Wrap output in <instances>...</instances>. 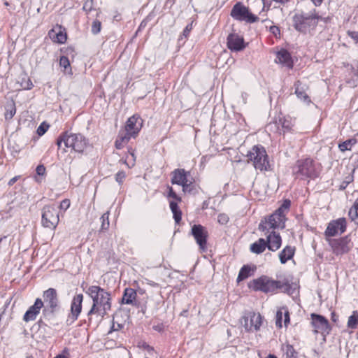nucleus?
Wrapping results in <instances>:
<instances>
[{"label":"nucleus","mask_w":358,"mask_h":358,"mask_svg":"<svg viewBox=\"0 0 358 358\" xmlns=\"http://www.w3.org/2000/svg\"><path fill=\"white\" fill-rule=\"evenodd\" d=\"M92 299V306L87 313V316L90 317L94 314H96L101 317L107 315L108 312L111 309V294L97 285L90 286L85 291Z\"/></svg>","instance_id":"f257e3e1"},{"label":"nucleus","mask_w":358,"mask_h":358,"mask_svg":"<svg viewBox=\"0 0 358 358\" xmlns=\"http://www.w3.org/2000/svg\"><path fill=\"white\" fill-rule=\"evenodd\" d=\"M62 142L66 148H71L75 152L80 153L83 152L87 145V141L83 134L68 131L62 134L57 139V145L59 148Z\"/></svg>","instance_id":"f03ea898"},{"label":"nucleus","mask_w":358,"mask_h":358,"mask_svg":"<svg viewBox=\"0 0 358 358\" xmlns=\"http://www.w3.org/2000/svg\"><path fill=\"white\" fill-rule=\"evenodd\" d=\"M320 17L315 13L296 14L293 17V26L294 29L303 34H310L316 27Z\"/></svg>","instance_id":"7ed1b4c3"},{"label":"nucleus","mask_w":358,"mask_h":358,"mask_svg":"<svg viewBox=\"0 0 358 358\" xmlns=\"http://www.w3.org/2000/svg\"><path fill=\"white\" fill-rule=\"evenodd\" d=\"M248 160L252 162L254 167L261 171L269 170L270 164L266 150L262 145H255L247 154Z\"/></svg>","instance_id":"20e7f679"},{"label":"nucleus","mask_w":358,"mask_h":358,"mask_svg":"<svg viewBox=\"0 0 358 358\" xmlns=\"http://www.w3.org/2000/svg\"><path fill=\"white\" fill-rule=\"evenodd\" d=\"M285 283L280 280H273L267 275L254 279L249 284V287L255 291H261L264 293L274 292L278 289H282Z\"/></svg>","instance_id":"39448f33"},{"label":"nucleus","mask_w":358,"mask_h":358,"mask_svg":"<svg viewBox=\"0 0 358 358\" xmlns=\"http://www.w3.org/2000/svg\"><path fill=\"white\" fill-rule=\"evenodd\" d=\"M292 173L296 178L302 179L317 176L313 160L310 158L298 160L292 168Z\"/></svg>","instance_id":"423d86ee"},{"label":"nucleus","mask_w":358,"mask_h":358,"mask_svg":"<svg viewBox=\"0 0 358 358\" xmlns=\"http://www.w3.org/2000/svg\"><path fill=\"white\" fill-rule=\"evenodd\" d=\"M230 15L236 20L245 21L248 23H254L259 20V17L252 14L249 8L241 2H237L233 6Z\"/></svg>","instance_id":"0eeeda50"},{"label":"nucleus","mask_w":358,"mask_h":358,"mask_svg":"<svg viewBox=\"0 0 358 358\" xmlns=\"http://www.w3.org/2000/svg\"><path fill=\"white\" fill-rule=\"evenodd\" d=\"M285 214H280L275 211L273 214L270 215L268 219H266L259 225V229L262 231H274L277 228L285 227Z\"/></svg>","instance_id":"6e6552de"},{"label":"nucleus","mask_w":358,"mask_h":358,"mask_svg":"<svg viewBox=\"0 0 358 358\" xmlns=\"http://www.w3.org/2000/svg\"><path fill=\"white\" fill-rule=\"evenodd\" d=\"M241 323L247 331H258L262 324V317L259 313L249 312L241 317Z\"/></svg>","instance_id":"1a4fd4ad"},{"label":"nucleus","mask_w":358,"mask_h":358,"mask_svg":"<svg viewBox=\"0 0 358 358\" xmlns=\"http://www.w3.org/2000/svg\"><path fill=\"white\" fill-rule=\"evenodd\" d=\"M59 223V214L54 206H46L43 209V226L50 229H55Z\"/></svg>","instance_id":"9d476101"},{"label":"nucleus","mask_w":358,"mask_h":358,"mask_svg":"<svg viewBox=\"0 0 358 358\" xmlns=\"http://www.w3.org/2000/svg\"><path fill=\"white\" fill-rule=\"evenodd\" d=\"M43 297L44 299V301H43L45 307L44 312L49 311L53 313L59 309V299L55 289L49 288L44 291Z\"/></svg>","instance_id":"9b49d317"},{"label":"nucleus","mask_w":358,"mask_h":358,"mask_svg":"<svg viewBox=\"0 0 358 358\" xmlns=\"http://www.w3.org/2000/svg\"><path fill=\"white\" fill-rule=\"evenodd\" d=\"M327 241L336 255L347 253L352 248L350 240L347 236L338 239L327 238Z\"/></svg>","instance_id":"f8f14e48"},{"label":"nucleus","mask_w":358,"mask_h":358,"mask_svg":"<svg viewBox=\"0 0 358 358\" xmlns=\"http://www.w3.org/2000/svg\"><path fill=\"white\" fill-rule=\"evenodd\" d=\"M83 295L82 294H76L73 296L71 303V311L66 319L68 325L72 324L76 321L82 311V303Z\"/></svg>","instance_id":"ddd939ff"},{"label":"nucleus","mask_w":358,"mask_h":358,"mask_svg":"<svg viewBox=\"0 0 358 358\" xmlns=\"http://www.w3.org/2000/svg\"><path fill=\"white\" fill-rule=\"evenodd\" d=\"M191 234L194 236L200 250L205 251L207 248V238L208 236L206 229L201 224H194L192 227Z\"/></svg>","instance_id":"4468645a"},{"label":"nucleus","mask_w":358,"mask_h":358,"mask_svg":"<svg viewBox=\"0 0 358 358\" xmlns=\"http://www.w3.org/2000/svg\"><path fill=\"white\" fill-rule=\"evenodd\" d=\"M142 126V119L138 115H134L127 120L124 129L122 131L130 137L135 138L139 133Z\"/></svg>","instance_id":"2eb2a0df"},{"label":"nucleus","mask_w":358,"mask_h":358,"mask_svg":"<svg viewBox=\"0 0 358 358\" xmlns=\"http://www.w3.org/2000/svg\"><path fill=\"white\" fill-rule=\"evenodd\" d=\"M346 229V220L345 218H339L331 222L325 231L327 237L334 236L338 234H343Z\"/></svg>","instance_id":"dca6fc26"},{"label":"nucleus","mask_w":358,"mask_h":358,"mask_svg":"<svg viewBox=\"0 0 358 358\" xmlns=\"http://www.w3.org/2000/svg\"><path fill=\"white\" fill-rule=\"evenodd\" d=\"M312 319V325L315 329V333H329L330 331V327L329 324L328 320L320 315H317L315 313H312L310 315Z\"/></svg>","instance_id":"f3484780"},{"label":"nucleus","mask_w":358,"mask_h":358,"mask_svg":"<svg viewBox=\"0 0 358 358\" xmlns=\"http://www.w3.org/2000/svg\"><path fill=\"white\" fill-rule=\"evenodd\" d=\"M227 40V47L231 51L238 52L245 48L243 38L237 34H230Z\"/></svg>","instance_id":"a211bd4d"},{"label":"nucleus","mask_w":358,"mask_h":358,"mask_svg":"<svg viewBox=\"0 0 358 358\" xmlns=\"http://www.w3.org/2000/svg\"><path fill=\"white\" fill-rule=\"evenodd\" d=\"M266 236V245L269 250L275 252L277 251L281 246L282 238L278 233L271 231L269 232L265 231Z\"/></svg>","instance_id":"6ab92c4d"},{"label":"nucleus","mask_w":358,"mask_h":358,"mask_svg":"<svg viewBox=\"0 0 358 358\" xmlns=\"http://www.w3.org/2000/svg\"><path fill=\"white\" fill-rule=\"evenodd\" d=\"M43 307V302L41 299H36L35 303L25 313L23 320L25 322L34 320L40 313V310Z\"/></svg>","instance_id":"aec40b11"},{"label":"nucleus","mask_w":358,"mask_h":358,"mask_svg":"<svg viewBox=\"0 0 358 358\" xmlns=\"http://www.w3.org/2000/svg\"><path fill=\"white\" fill-rule=\"evenodd\" d=\"M275 62L288 68H292L293 63L290 54L286 50L282 49L277 53Z\"/></svg>","instance_id":"412c9836"},{"label":"nucleus","mask_w":358,"mask_h":358,"mask_svg":"<svg viewBox=\"0 0 358 358\" xmlns=\"http://www.w3.org/2000/svg\"><path fill=\"white\" fill-rule=\"evenodd\" d=\"M171 174V183L181 185L189 176V172L185 171V169H178L174 170Z\"/></svg>","instance_id":"4be33fe9"},{"label":"nucleus","mask_w":358,"mask_h":358,"mask_svg":"<svg viewBox=\"0 0 358 358\" xmlns=\"http://www.w3.org/2000/svg\"><path fill=\"white\" fill-rule=\"evenodd\" d=\"M61 29V27H57L49 31L48 35L54 42L58 43H64L66 42V34L64 33Z\"/></svg>","instance_id":"5701e85b"},{"label":"nucleus","mask_w":358,"mask_h":358,"mask_svg":"<svg viewBox=\"0 0 358 358\" xmlns=\"http://www.w3.org/2000/svg\"><path fill=\"white\" fill-rule=\"evenodd\" d=\"M282 315H284V324L285 327L287 326V324L289 323V314L287 308L286 307H282L280 309H279L275 315V325L278 328H281L282 327Z\"/></svg>","instance_id":"b1692460"},{"label":"nucleus","mask_w":358,"mask_h":358,"mask_svg":"<svg viewBox=\"0 0 358 358\" xmlns=\"http://www.w3.org/2000/svg\"><path fill=\"white\" fill-rule=\"evenodd\" d=\"M295 249L294 248L287 245L286 246L280 253H279V259L280 263L284 264L288 260L291 259L294 255Z\"/></svg>","instance_id":"393cba45"},{"label":"nucleus","mask_w":358,"mask_h":358,"mask_svg":"<svg viewBox=\"0 0 358 358\" xmlns=\"http://www.w3.org/2000/svg\"><path fill=\"white\" fill-rule=\"evenodd\" d=\"M267 248L266 241L264 238H259L256 242L250 245V251L255 254L262 253Z\"/></svg>","instance_id":"a878e982"},{"label":"nucleus","mask_w":358,"mask_h":358,"mask_svg":"<svg viewBox=\"0 0 358 358\" xmlns=\"http://www.w3.org/2000/svg\"><path fill=\"white\" fill-rule=\"evenodd\" d=\"M137 294L132 288H126L122 299V303L125 304H133L136 298Z\"/></svg>","instance_id":"bb28decb"},{"label":"nucleus","mask_w":358,"mask_h":358,"mask_svg":"<svg viewBox=\"0 0 358 358\" xmlns=\"http://www.w3.org/2000/svg\"><path fill=\"white\" fill-rule=\"evenodd\" d=\"M295 87V94H296L297 97L302 99L304 102L310 103V99L309 96L307 95V94L305 92V88L303 86L301 85V83L299 81H297L294 84Z\"/></svg>","instance_id":"cd10ccee"},{"label":"nucleus","mask_w":358,"mask_h":358,"mask_svg":"<svg viewBox=\"0 0 358 358\" xmlns=\"http://www.w3.org/2000/svg\"><path fill=\"white\" fill-rule=\"evenodd\" d=\"M131 138L127 134L123 132L122 131H120L118 136L115 141V147L117 149H121L123 146L127 144L129 140Z\"/></svg>","instance_id":"c85d7f7f"},{"label":"nucleus","mask_w":358,"mask_h":358,"mask_svg":"<svg viewBox=\"0 0 358 358\" xmlns=\"http://www.w3.org/2000/svg\"><path fill=\"white\" fill-rule=\"evenodd\" d=\"M131 138L127 134L123 132L122 131H120L118 136L115 141V147L117 149H121L123 146L127 144L129 140Z\"/></svg>","instance_id":"c756f323"},{"label":"nucleus","mask_w":358,"mask_h":358,"mask_svg":"<svg viewBox=\"0 0 358 358\" xmlns=\"http://www.w3.org/2000/svg\"><path fill=\"white\" fill-rule=\"evenodd\" d=\"M5 118L10 120L16 113L15 103L13 100L8 101L5 106Z\"/></svg>","instance_id":"7c9ffc66"},{"label":"nucleus","mask_w":358,"mask_h":358,"mask_svg":"<svg viewBox=\"0 0 358 358\" xmlns=\"http://www.w3.org/2000/svg\"><path fill=\"white\" fill-rule=\"evenodd\" d=\"M255 271V268H252L249 265H244L240 270L237 281L238 282L244 280L252 275V272Z\"/></svg>","instance_id":"2f4dec72"},{"label":"nucleus","mask_w":358,"mask_h":358,"mask_svg":"<svg viewBox=\"0 0 358 358\" xmlns=\"http://www.w3.org/2000/svg\"><path fill=\"white\" fill-rule=\"evenodd\" d=\"M348 215L352 222L358 224V199L355 201L353 206L350 208Z\"/></svg>","instance_id":"473e14b6"},{"label":"nucleus","mask_w":358,"mask_h":358,"mask_svg":"<svg viewBox=\"0 0 358 358\" xmlns=\"http://www.w3.org/2000/svg\"><path fill=\"white\" fill-rule=\"evenodd\" d=\"M358 325V311L355 310L352 314L348 317L347 327L350 329H355Z\"/></svg>","instance_id":"72a5a7b5"},{"label":"nucleus","mask_w":358,"mask_h":358,"mask_svg":"<svg viewBox=\"0 0 358 358\" xmlns=\"http://www.w3.org/2000/svg\"><path fill=\"white\" fill-rule=\"evenodd\" d=\"M20 87L23 90H31L33 87L31 80L25 75L20 78V80L18 81Z\"/></svg>","instance_id":"f704fd0d"},{"label":"nucleus","mask_w":358,"mask_h":358,"mask_svg":"<svg viewBox=\"0 0 358 358\" xmlns=\"http://www.w3.org/2000/svg\"><path fill=\"white\" fill-rule=\"evenodd\" d=\"M182 187V191L185 192L192 193L194 189V185L193 182V179L188 178L184 181V182L181 185Z\"/></svg>","instance_id":"c9c22d12"},{"label":"nucleus","mask_w":358,"mask_h":358,"mask_svg":"<svg viewBox=\"0 0 358 358\" xmlns=\"http://www.w3.org/2000/svg\"><path fill=\"white\" fill-rule=\"evenodd\" d=\"M356 143L355 139H348L342 143L338 145V148L341 151L344 152L345 150H350L351 147Z\"/></svg>","instance_id":"e433bc0d"},{"label":"nucleus","mask_w":358,"mask_h":358,"mask_svg":"<svg viewBox=\"0 0 358 358\" xmlns=\"http://www.w3.org/2000/svg\"><path fill=\"white\" fill-rule=\"evenodd\" d=\"M101 230H106L109 227V211H107L106 213H103L102 216L101 217Z\"/></svg>","instance_id":"4c0bfd02"},{"label":"nucleus","mask_w":358,"mask_h":358,"mask_svg":"<svg viewBox=\"0 0 358 358\" xmlns=\"http://www.w3.org/2000/svg\"><path fill=\"white\" fill-rule=\"evenodd\" d=\"M287 358H297V352L291 345H287L285 349Z\"/></svg>","instance_id":"58836bf2"},{"label":"nucleus","mask_w":358,"mask_h":358,"mask_svg":"<svg viewBox=\"0 0 358 358\" xmlns=\"http://www.w3.org/2000/svg\"><path fill=\"white\" fill-rule=\"evenodd\" d=\"M83 9L87 14H90L92 10H94L93 0H86L83 4Z\"/></svg>","instance_id":"ea45409f"},{"label":"nucleus","mask_w":358,"mask_h":358,"mask_svg":"<svg viewBox=\"0 0 358 358\" xmlns=\"http://www.w3.org/2000/svg\"><path fill=\"white\" fill-rule=\"evenodd\" d=\"M101 28V23L99 20H94L92 25V32L94 34H97L100 32Z\"/></svg>","instance_id":"a19ab883"},{"label":"nucleus","mask_w":358,"mask_h":358,"mask_svg":"<svg viewBox=\"0 0 358 358\" xmlns=\"http://www.w3.org/2000/svg\"><path fill=\"white\" fill-rule=\"evenodd\" d=\"M59 65L65 70H66L69 67H70V62L69 58L66 56H62L59 59Z\"/></svg>","instance_id":"79ce46f5"},{"label":"nucleus","mask_w":358,"mask_h":358,"mask_svg":"<svg viewBox=\"0 0 358 358\" xmlns=\"http://www.w3.org/2000/svg\"><path fill=\"white\" fill-rule=\"evenodd\" d=\"M279 121L282 125L284 132L289 131L291 130L292 124L289 120H287L285 119H284V120L280 119Z\"/></svg>","instance_id":"37998d69"},{"label":"nucleus","mask_w":358,"mask_h":358,"mask_svg":"<svg viewBox=\"0 0 358 358\" xmlns=\"http://www.w3.org/2000/svg\"><path fill=\"white\" fill-rule=\"evenodd\" d=\"M49 125L45 122H43L40 124V126L37 129V134L38 136H43L48 129Z\"/></svg>","instance_id":"c03bdc74"},{"label":"nucleus","mask_w":358,"mask_h":358,"mask_svg":"<svg viewBox=\"0 0 358 358\" xmlns=\"http://www.w3.org/2000/svg\"><path fill=\"white\" fill-rule=\"evenodd\" d=\"M290 206V201L285 200L284 201L283 203L281 205V206L276 210L280 214H285L284 211L286 210H288Z\"/></svg>","instance_id":"a18cd8bd"},{"label":"nucleus","mask_w":358,"mask_h":358,"mask_svg":"<svg viewBox=\"0 0 358 358\" xmlns=\"http://www.w3.org/2000/svg\"><path fill=\"white\" fill-rule=\"evenodd\" d=\"M126 178V173L124 171H119L115 175V180L120 185L123 182Z\"/></svg>","instance_id":"49530a36"},{"label":"nucleus","mask_w":358,"mask_h":358,"mask_svg":"<svg viewBox=\"0 0 358 358\" xmlns=\"http://www.w3.org/2000/svg\"><path fill=\"white\" fill-rule=\"evenodd\" d=\"M217 221L221 224H226L229 221V217L226 214H220L217 217Z\"/></svg>","instance_id":"de8ad7c7"},{"label":"nucleus","mask_w":358,"mask_h":358,"mask_svg":"<svg viewBox=\"0 0 358 358\" xmlns=\"http://www.w3.org/2000/svg\"><path fill=\"white\" fill-rule=\"evenodd\" d=\"M70 206V201L69 199H64L63 201H62V202L60 203V205H59V208L60 209H62V210H67Z\"/></svg>","instance_id":"09e8293b"},{"label":"nucleus","mask_w":358,"mask_h":358,"mask_svg":"<svg viewBox=\"0 0 358 358\" xmlns=\"http://www.w3.org/2000/svg\"><path fill=\"white\" fill-rule=\"evenodd\" d=\"M348 35L352 38L356 43H358V31H348Z\"/></svg>","instance_id":"8fccbe9b"},{"label":"nucleus","mask_w":358,"mask_h":358,"mask_svg":"<svg viewBox=\"0 0 358 358\" xmlns=\"http://www.w3.org/2000/svg\"><path fill=\"white\" fill-rule=\"evenodd\" d=\"M269 31L272 33L275 36H277L280 34V29L278 26L273 25L269 27Z\"/></svg>","instance_id":"3c124183"},{"label":"nucleus","mask_w":358,"mask_h":358,"mask_svg":"<svg viewBox=\"0 0 358 358\" xmlns=\"http://www.w3.org/2000/svg\"><path fill=\"white\" fill-rule=\"evenodd\" d=\"M36 171L38 176H43L45 173V167L42 164L38 165L36 167Z\"/></svg>","instance_id":"603ef678"},{"label":"nucleus","mask_w":358,"mask_h":358,"mask_svg":"<svg viewBox=\"0 0 358 358\" xmlns=\"http://www.w3.org/2000/svg\"><path fill=\"white\" fill-rule=\"evenodd\" d=\"M169 196L177 201H180V198L176 194L172 187H169Z\"/></svg>","instance_id":"864d4df0"},{"label":"nucleus","mask_w":358,"mask_h":358,"mask_svg":"<svg viewBox=\"0 0 358 358\" xmlns=\"http://www.w3.org/2000/svg\"><path fill=\"white\" fill-rule=\"evenodd\" d=\"M122 327H123V325L122 324L113 322L112 327H111L110 331H118V330L121 329Z\"/></svg>","instance_id":"5fc2aeb1"},{"label":"nucleus","mask_w":358,"mask_h":358,"mask_svg":"<svg viewBox=\"0 0 358 358\" xmlns=\"http://www.w3.org/2000/svg\"><path fill=\"white\" fill-rule=\"evenodd\" d=\"M173 218H174L176 222L179 223L180 221L181 220V215H182L181 211L178 210L177 212L173 213Z\"/></svg>","instance_id":"6e6d98bb"},{"label":"nucleus","mask_w":358,"mask_h":358,"mask_svg":"<svg viewBox=\"0 0 358 358\" xmlns=\"http://www.w3.org/2000/svg\"><path fill=\"white\" fill-rule=\"evenodd\" d=\"M192 23L191 24H189L186 26V27L185 28V29L183 30V32H182V34L185 37H187V36L189 35L190 31L192 30Z\"/></svg>","instance_id":"4d7b16f0"},{"label":"nucleus","mask_w":358,"mask_h":358,"mask_svg":"<svg viewBox=\"0 0 358 358\" xmlns=\"http://www.w3.org/2000/svg\"><path fill=\"white\" fill-rule=\"evenodd\" d=\"M170 208H171L172 213L177 212V211L180 210L177 203L175 201L170 202Z\"/></svg>","instance_id":"13d9d810"},{"label":"nucleus","mask_w":358,"mask_h":358,"mask_svg":"<svg viewBox=\"0 0 358 358\" xmlns=\"http://www.w3.org/2000/svg\"><path fill=\"white\" fill-rule=\"evenodd\" d=\"M18 178H19V176H15V177L12 178L8 181V185L9 186H12L13 185H14V184L17 182V180H18Z\"/></svg>","instance_id":"bf43d9fd"},{"label":"nucleus","mask_w":358,"mask_h":358,"mask_svg":"<svg viewBox=\"0 0 358 358\" xmlns=\"http://www.w3.org/2000/svg\"><path fill=\"white\" fill-rule=\"evenodd\" d=\"M277 3H279L280 5H285L290 0H273Z\"/></svg>","instance_id":"052dcab7"},{"label":"nucleus","mask_w":358,"mask_h":358,"mask_svg":"<svg viewBox=\"0 0 358 358\" xmlns=\"http://www.w3.org/2000/svg\"><path fill=\"white\" fill-rule=\"evenodd\" d=\"M315 6H319L322 3L323 0H311Z\"/></svg>","instance_id":"680f3d73"},{"label":"nucleus","mask_w":358,"mask_h":358,"mask_svg":"<svg viewBox=\"0 0 358 358\" xmlns=\"http://www.w3.org/2000/svg\"><path fill=\"white\" fill-rule=\"evenodd\" d=\"M129 155L132 158V163L131 164V166L134 165L135 161H136V157L134 155V153L133 152H129Z\"/></svg>","instance_id":"e2e57ef3"},{"label":"nucleus","mask_w":358,"mask_h":358,"mask_svg":"<svg viewBox=\"0 0 358 358\" xmlns=\"http://www.w3.org/2000/svg\"><path fill=\"white\" fill-rule=\"evenodd\" d=\"M268 358H277V357L275 355H269L268 356Z\"/></svg>","instance_id":"0e129e2a"},{"label":"nucleus","mask_w":358,"mask_h":358,"mask_svg":"<svg viewBox=\"0 0 358 358\" xmlns=\"http://www.w3.org/2000/svg\"><path fill=\"white\" fill-rule=\"evenodd\" d=\"M5 5L8 6V2H5Z\"/></svg>","instance_id":"69168bd1"},{"label":"nucleus","mask_w":358,"mask_h":358,"mask_svg":"<svg viewBox=\"0 0 358 358\" xmlns=\"http://www.w3.org/2000/svg\"><path fill=\"white\" fill-rule=\"evenodd\" d=\"M145 358H148V357H145Z\"/></svg>","instance_id":"338daca9"}]
</instances>
